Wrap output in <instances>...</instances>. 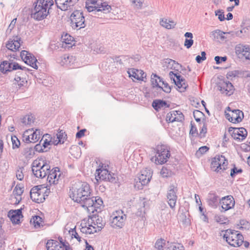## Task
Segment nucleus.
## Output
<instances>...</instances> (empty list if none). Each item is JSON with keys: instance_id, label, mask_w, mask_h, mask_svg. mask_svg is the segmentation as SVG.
<instances>
[{"instance_id": "nucleus-1", "label": "nucleus", "mask_w": 250, "mask_h": 250, "mask_svg": "<svg viewBox=\"0 0 250 250\" xmlns=\"http://www.w3.org/2000/svg\"><path fill=\"white\" fill-rule=\"evenodd\" d=\"M50 168V162L42 159H36L32 164V171L36 177L43 178L48 175L47 180L50 185L57 184L61 175L59 168Z\"/></svg>"}, {"instance_id": "nucleus-2", "label": "nucleus", "mask_w": 250, "mask_h": 250, "mask_svg": "<svg viewBox=\"0 0 250 250\" xmlns=\"http://www.w3.org/2000/svg\"><path fill=\"white\" fill-rule=\"evenodd\" d=\"M70 197L75 202L84 207L85 204L92 203L90 198L92 196L90 186L86 182H79L72 188Z\"/></svg>"}, {"instance_id": "nucleus-3", "label": "nucleus", "mask_w": 250, "mask_h": 250, "mask_svg": "<svg viewBox=\"0 0 250 250\" xmlns=\"http://www.w3.org/2000/svg\"><path fill=\"white\" fill-rule=\"evenodd\" d=\"M53 4V0H37L34 2V8L31 10V17L37 21L44 19L49 14Z\"/></svg>"}, {"instance_id": "nucleus-4", "label": "nucleus", "mask_w": 250, "mask_h": 250, "mask_svg": "<svg viewBox=\"0 0 250 250\" xmlns=\"http://www.w3.org/2000/svg\"><path fill=\"white\" fill-rule=\"evenodd\" d=\"M223 238L229 245L234 247H240L244 242V237L242 234L238 231L231 229L225 230Z\"/></svg>"}, {"instance_id": "nucleus-5", "label": "nucleus", "mask_w": 250, "mask_h": 250, "mask_svg": "<svg viewBox=\"0 0 250 250\" xmlns=\"http://www.w3.org/2000/svg\"><path fill=\"white\" fill-rule=\"evenodd\" d=\"M243 30L238 31H232L225 32L220 30H216L211 33V36L214 39L220 40L223 42L231 41L236 37H242L243 36Z\"/></svg>"}, {"instance_id": "nucleus-6", "label": "nucleus", "mask_w": 250, "mask_h": 250, "mask_svg": "<svg viewBox=\"0 0 250 250\" xmlns=\"http://www.w3.org/2000/svg\"><path fill=\"white\" fill-rule=\"evenodd\" d=\"M85 8L87 11L103 12L104 13H108L110 12L111 7L110 5L101 1L88 0L85 2Z\"/></svg>"}, {"instance_id": "nucleus-7", "label": "nucleus", "mask_w": 250, "mask_h": 250, "mask_svg": "<svg viewBox=\"0 0 250 250\" xmlns=\"http://www.w3.org/2000/svg\"><path fill=\"white\" fill-rule=\"evenodd\" d=\"M95 179L98 184L100 181H109L114 183L116 182V175L110 173L106 168V166L100 165L95 173Z\"/></svg>"}, {"instance_id": "nucleus-8", "label": "nucleus", "mask_w": 250, "mask_h": 250, "mask_svg": "<svg viewBox=\"0 0 250 250\" xmlns=\"http://www.w3.org/2000/svg\"><path fill=\"white\" fill-rule=\"evenodd\" d=\"M70 24L72 28L80 29L86 26L85 18L83 12L81 10H75L70 16Z\"/></svg>"}, {"instance_id": "nucleus-9", "label": "nucleus", "mask_w": 250, "mask_h": 250, "mask_svg": "<svg viewBox=\"0 0 250 250\" xmlns=\"http://www.w3.org/2000/svg\"><path fill=\"white\" fill-rule=\"evenodd\" d=\"M170 156V151L167 146L164 145L157 146L155 154L156 164L162 165L165 163Z\"/></svg>"}, {"instance_id": "nucleus-10", "label": "nucleus", "mask_w": 250, "mask_h": 250, "mask_svg": "<svg viewBox=\"0 0 250 250\" xmlns=\"http://www.w3.org/2000/svg\"><path fill=\"white\" fill-rule=\"evenodd\" d=\"M228 164V160L223 155H217L211 163V169L217 172H221L225 170Z\"/></svg>"}, {"instance_id": "nucleus-11", "label": "nucleus", "mask_w": 250, "mask_h": 250, "mask_svg": "<svg viewBox=\"0 0 250 250\" xmlns=\"http://www.w3.org/2000/svg\"><path fill=\"white\" fill-rule=\"evenodd\" d=\"M0 69L3 74H6L8 72L17 69L26 70V68L21 66L17 62H13V60H10L3 61L0 64ZM27 70L28 69L27 68Z\"/></svg>"}, {"instance_id": "nucleus-12", "label": "nucleus", "mask_w": 250, "mask_h": 250, "mask_svg": "<svg viewBox=\"0 0 250 250\" xmlns=\"http://www.w3.org/2000/svg\"><path fill=\"white\" fill-rule=\"evenodd\" d=\"M126 218V215L123 210H117L113 214L111 226L114 228H122L125 225Z\"/></svg>"}, {"instance_id": "nucleus-13", "label": "nucleus", "mask_w": 250, "mask_h": 250, "mask_svg": "<svg viewBox=\"0 0 250 250\" xmlns=\"http://www.w3.org/2000/svg\"><path fill=\"white\" fill-rule=\"evenodd\" d=\"M227 110L230 111V113H227L225 111V115L226 118L232 123H238L242 121L244 118L243 112L239 109L231 110L230 108L228 106L227 108Z\"/></svg>"}, {"instance_id": "nucleus-14", "label": "nucleus", "mask_w": 250, "mask_h": 250, "mask_svg": "<svg viewBox=\"0 0 250 250\" xmlns=\"http://www.w3.org/2000/svg\"><path fill=\"white\" fill-rule=\"evenodd\" d=\"M169 76L181 92H184L186 90L188 87V84L186 83L185 80L178 72L170 71L169 73Z\"/></svg>"}, {"instance_id": "nucleus-15", "label": "nucleus", "mask_w": 250, "mask_h": 250, "mask_svg": "<svg viewBox=\"0 0 250 250\" xmlns=\"http://www.w3.org/2000/svg\"><path fill=\"white\" fill-rule=\"evenodd\" d=\"M41 187V186H35L31 188L30 192L31 199L33 201L38 203H42L45 200Z\"/></svg>"}, {"instance_id": "nucleus-16", "label": "nucleus", "mask_w": 250, "mask_h": 250, "mask_svg": "<svg viewBox=\"0 0 250 250\" xmlns=\"http://www.w3.org/2000/svg\"><path fill=\"white\" fill-rule=\"evenodd\" d=\"M90 199L92 200V203L89 205L85 204L83 208H86L89 211L92 212L94 211H97L98 209H100L103 204L102 198L99 196H91Z\"/></svg>"}, {"instance_id": "nucleus-17", "label": "nucleus", "mask_w": 250, "mask_h": 250, "mask_svg": "<svg viewBox=\"0 0 250 250\" xmlns=\"http://www.w3.org/2000/svg\"><path fill=\"white\" fill-rule=\"evenodd\" d=\"M22 42L20 37L18 36H13L12 38L9 39L6 42V47L8 50L15 52L19 50Z\"/></svg>"}, {"instance_id": "nucleus-18", "label": "nucleus", "mask_w": 250, "mask_h": 250, "mask_svg": "<svg viewBox=\"0 0 250 250\" xmlns=\"http://www.w3.org/2000/svg\"><path fill=\"white\" fill-rule=\"evenodd\" d=\"M177 189L174 186H170L167 193V203L172 209L175 208L177 199Z\"/></svg>"}, {"instance_id": "nucleus-19", "label": "nucleus", "mask_w": 250, "mask_h": 250, "mask_svg": "<svg viewBox=\"0 0 250 250\" xmlns=\"http://www.w3.org/2000/svg\"><path fill=\"white\" fill-rule=\"evenodd\" d=\"M229 132L231 134L232 137L235 140H244L247 136V130L243 128H229Z\"/></svg>"}, {"instance_id": "nucleus-20", "label": "nucleus", "mask_w": 250, "mask_h": 250, "mask_svg": "<svg viewBox=\"0 0 250 250\" xmlns=\"http://www.w3.org/2000/svg\"><path fill=\"white\" fill-rule=\"evenodd\" d=\"M220 204L225 211L228 210L234 207L235 201L231 195H228L222 197L220 201Z\"/></svg>"}, {"instance_id": "nucleus-21", "label": "nucleus", "mask_w": 250, "mask_h": 250, "mask_svg": "<svg viewBox=\"0 0 250 250\" xmlns=\"http://www.w3.org/2000/svg\"><path fill=\"white\" fill-rule=\"evenodd\" d=\"M218 89L222 93L228 95H231L234 91V86L229 81H223L219 83Z\"/></svg>"}, {"instance_id": "nucleus-22", "label": "nucleus", "mask_w": 250, "mask_h": 250, "mask_svg": "<svg viewBox=\"0 0 250 250\" xmlns=\"http://www.w3.org/2000/svg\"><path fill=\"white\" fill-rule=\"evenodd\" d=\"M78 0H55L57 7L62 11L68 10L73 6Z\"/></svg>"}, {"instance_id": "nucleus-23", "label": "nucleus", "mask_w": 250, "mask_h": 250, "mask_svg": "<svg viewBox=\"0 0 250 250\" xmlns=\"http://www.w3.org/2000/svg\"><path fill=\"white\" fill-rule=\"evenodd\" d=\"M151 178V171L150 169H146L141 171V174L138 177L139 182L142 186L147 185Z\"/></svg>"}, {"instance_id": "nucleus-24", "label": "nucleus", "mask_w": 250, "mask_h": 250, "mask_svg": "<svg viewBox=\"0 0 250 250\" xmlns=\"http://www.w3.org/2000/svg\"><path fill=\"white\" fill-rule=\"evenodd\" d=\"M220 200L219 197L214 192L209 193L207 197V203L208 206L213 208L217 207Z\"/></svg>"}, {"instance_id": "nucleus-25", "label": "nucleus", "mask_w": 250, "mask_h": 250, "mask_svg": "<svg viewBox=\"0 0 250 250\" xmlns=\"http://www.w3.org/2000/svg\"><path fill=\"white\" fill-rule=\"evenodd\" d=\"M8 216L13 223L18 224L21 217H22L21 209L10 210L8 212Z\"/></svg>"}, {"instance_id": "nucleus-26", "label": "nucleus", "mask_w": 250, "mask_h": 250, "mask_svg": "<svg viewBox=\"0 0 250 250\" xmlns=\"http://www.w3.org/2000/svg\"><path fill=\"white\" fill-rule=\"evenodd\" d=\"M129 76L132 78H134L137 80H143V78L146 77V75L141 70H138L134 68L130 69L128 71Z\"/></svg>"}, {"instance_id": "nucleus-27", "label": "nucleus", "mask_w": 250, "mask_h": 250, "mask_svg": "<svg viewBox=\"0 0 250 250\" xmlns=\"http://www.w3.org/2000/svg\"><path fill=\"white\" fill-rule=\"evenodd\" d=\"M164 67L166 66L167 68L173 69L178 71L179 69L182 67V65L176 61L170 59H166L163 62Z\"/></svg>"}, {"instance_id": "nucleus-28", "label": "nucleus", "mask_w": 250, "mask_h": 250, "mask_svg": "<svg viewBox=\"0 0 250 250\" xmlns=\"http://www.w3.org/2000/svg\"><path fill=\"white\" fill-rule=\"evenodd\" d=\"M92 222L91 223L90 225L92 227H95V229L96 232L100 231L105 225V223L103 221L102 217H95L92 219Z\"/></svg>"}, {"instance_id": "nucleus-29", "label": "nucleus", "mask_w": 250, "mask_h": 250, "mask_svg": "<svg viewBox=\"0 0 250 250\" xmlns=\"http://www.w3.org/2000/svg\"><path fill=\"white\" fill-rule=\"evenodd\" d=\"M152 105V107L157 111H159L161 109H164L168 107V105L166 101L161 100H155L153 101Z\"/></svg>"}, {"instance_id": "nucleus-30", "label": "nucleus", "mask_w": 250, "mask_h": 250, "mask_svg": "<svg viewBox=\"0 0 250 250\" xmlns=\"http://www.w3.org/2000/svg\"><path fill=\"white\" fill-rule=\"evenodd\" d=\"M163 79L156 74H152L151 76V83L153 88L159 89L161 86Z\"/></svg>"}, {"instance_id": "nucleus-31", "label": "nucleus", "mask_w": 250, "mask_h": 250, "mask_svg": "<svg viewBox=\"0 0 250 250\" xmlns=\"http://www.w3.org/2000/svg\"><path fill=\"white\" fill-rule=\"evenodd\" d=\"M21 75L22 72H18L14 78V81H15L14 83L17 84L19 86V87L24 86L27 83V81L25 80V78L22 77L21 76Z\"/></svg>"}, {"instance_id": "nucleus-32", "label": "nucleus", "mask_w": 250, "mask_h": 250, "mask_svg": "<svg viewBox=\"0 0 250 250\" xmlns=\"http://www.w3.org/2000/svg\"><path fill=\"white\" fill-rule=\"evenodd\" d=\"M88 226L85 225L84 226H82L80 229L81 231L84 234H93L96 232V230L95 229V227H92L88 222Z\"/></svg>"}, {"instance_id": "nucleus-33", "label": "nucleus", "mask_w": 250, "mask_h": 250, "mask_svg": "<svg viewBox=\"0 0 250 250\" xmlns=\"http://www.w3.org/2000/svg\"><path fill=\"white\" fill-rule=\"evenodd\" d=\"M160 24L167 29H171L175 27L176 24L173 21L167 20V19H162L160 21Z\"/></svg>"}, {"instance_id": "nucleus-34", "label": "nucleus", "mask_w": 250, "mask_h": 250, "mask_svg": "<svg viewBox=\"0 0 250 250\" xmlns=\"http://www.w3.org/2000/svg\"><path fill=\"white\" fill-rule=\"evenodd\" d=\"M31 222H33L35 228H40L43 227V223L42 218L39 216H35L31 220Z\"/></svg>"}, {"instance_id": "nucleus-35", "label": "nucleus", "mask_w": 250, "mask_h": 250, "mask_svg": "<svg viewBox=\"0 0 250 250\" xmlns=\"http://www.w3.org/2000/svg\"><path fill=\"white\" fill-rule=\"evenodd\" d=\"M29 134L32 140L31 142H32V143H35L40 139L41 131L39 129H36L35 131L33 129L32 132H30Z\"/></svg>"}, {"instance_id": "nucleus-36", "label": "nucleus", "mask_w": 250, "mask_h": 250, "mask_svg": "<svg viewBox=\"0 0 250 250\" xmlns=\"http://www.w3.org/2000/svg\"><path fill=\"white\" fill-rule=\"evenodd\" d=\"M58 142L56 144H63L66 139V134L63 130H60L56 134Z\"/></svg>"}, {"instance_id": "nucleus-37", "label": "nucleus", "mask_w": 250, "mask_h": 250, "mask_svg": "<svg viewBox=\"0 0 250 250\" xmlns=\"http://www.w3.org/2000/svg\"><path fill=\"white\" fill-rule=\"evenodd\" d=\"M34 118L32 115H25L21 119V123L23 125H30L34 123Z\"/></svg>"}, {"instance_id": "nucleus-38", "label": "nucleus", "mask_w": 250, "mask_h": 250, "mask_svg": "<svg viewBox=\"0 0 250 250\" xmlns=\"http://www.w3.org/2000/svg\"><path fill=\"white\" fill-rule=\"evenodd\" d=\"M33 131V128L31 129H28L26 130L22 136V140L24 142L26 143H32L31 142L32 140L31 139L30 135L29 134L30 132H32Z\"/></svg>"}, {"instance_id": "nucleus-39", "label": "nucleus", "mask_w": 250, "mask_h": 250, "mask_svg": "<svg viewBox=\"0 0 250 250\" xmlns=\"http://www.w3.org/2000/svg\"><path fill=\"white\" fill-rule=\"evenodd\" d=\"M30 55H32V54L25 50H22L21 51L20 56L21 59L23 60V61L25 63L30 62L29 61L30 58L29 57Z\"/></svg>"}, {"instance_id": "nucleus-40", "label": "nucleus", "mask_w": 250, "mask_h": 250, "mask_svg": "<svg viewBox=\"0 0 250 250\" xmlns=\"http://www.w3.org/2000/svg\"><path fill=\"white\" fill-rule=\"evenodd\" d=\"M29 57H30V60H29L30 62H27L26 64L30 65L33 68L37 69L38 68L37 64V63L38 62L37 59L33 54L30 55Z\"/></svg>"}, {"instance_id": "nucleus-41", "label": "nucleus", "mask_w": 250, "mask_h": 250, "mask_svg": "<svg viewBox=\"0 0 250 250\" xmlns=\"http://www.w3.org/2000/svg\"><path fill=\"white\" fill-rule=\"evenodd\" d=\"M71 249V248L69 246V244L66 242V243H62V244L58 245L57 244V246L54 248L53 250H69Z\"/></svg>"}, {"instance_id": "nucleus-42", "label": "nucleus", "mask_w": 250, "mask_h": 250, "mask_svg": "<svg viewBox=\"0 0 250 250\" xmlns=\"http://www.w3.org/2000/svg\"><path fill=\"white\" fill-rule=\"evenodd\" d=\"M58 243V242L56 240H48L46 244V247L47 250H53L54 248L56 247V246H57V244Z\"/></svg>"}, {"instance_id": "nucleus-43", "label": "nucleus", "mask_w": 250, "mask_h": 250, "mask_svg": "<svg viewBox=\"0 0 250 250\" xmlns=\"http://www.w3.org/2000/svg\"><path fill=\"white\" fill-rule=\"evenodd\" d=\"M160 90H163L166 93H169L171 91V87L168 84L163 80L161 85L159 88Z\"/></svg>"}, {"instance_id": "nucleus-44", "label": "nucleus", "mask_w": 250, "mask_h": 250, "mask_svg": "<svg viewBox=\"0 0 250 250\" xmlns=\"http://www.w3.org/2000/svg\"><path fill=\"white\" fill-rule=\"evenodd\" d=\"M166 243V241L164 239L158 240L155 243V247L158 250H163Z\"/></svg>"}, {"instance_id": "nucleus-45", "label": "nucleus", "mask_w": 250, "mask_h": 250, "mask_svg": "<svg viewBox=\"0 0 250 250\" xmlns=\"http://www.w3.org/2000/svg\"><path fill=\"white\" fill-rule=\"evenodd\" d=\"M175 114H177V110H174L168 113L166 116V121L169 123L175 122V120H173V119L175 117Z\"/></svg>"}, {"instance_id": "nucleus-46", "label": "nucleus", "mask_w": 250, "mask_h": 250, "mask_svg": "<svg viewBox=\"0 0 250 250\" xmlns=\"http://www.w3.org/2000/svg\"><path fill=\"white\" fill-rule=\"evenodd\" d=\"M242 52L243 53V55L246 57L247 59L250 60V46H243L242 48Z\"/></svg>"}, {"instance_id": "nucleus-47", "label": "nucleus", "mask_w": 250, "mask_h": 250, "mask_svg": "<svg viewBox=\"0 0 250 250\" xmlns=\"http://www.w3.org/2000/svg\"><path fill=\"white\" fill-rule=\"evenodd\" d=\"M243 172L242 168H238L234 166L230 171V175L232 178H234L236 175L240 174Z\"/></svg>"}, {"instance_id": "nucleus-48", "label": "nucleus", "mask_w": 250, "mask_h": 250, "mask_svg": "<svg viewBox=\"0 0 250 250\" xmlns=\"http://www.w3.org/2000/svg\"><path fill=\"white\" fill-rule=\"evenodd\" d=\"M163 177H168L171 175V171L167 167H163L160 172Z\"/></svg>"}, {"instance_id": "nucleus-49", "label": "nucleus", "mask_w": 250, "mask_h": 250, "mask_svg": "<svg viewBox=\"0 0 250 250\" xmlns=\"http://www.w3.org/2000/svg\"><path fill=\"white\" fill-rule=\"evenodd\" d=\"M11 140L12 142V147L13 149L18 148L20 145V142L18 138L14 136L11 137Z\"/></svg>"}, {"instance_id": "nucleus-50", "label": "nucleus", "mask_w": 250, "mask_h": 250, "mask_svg": "<svg viewBox=\"0 0 250 250\" xmlns=\"http://www.w3.org/2000/svg\"><path fill=\"white\" fill-rule=\"evenodd\" d=\"M177 114H175V117L173 119V120L177 122H182L184 120V116L180 111H177Z\"/></svg>"}, {"instance_id": "nucleus-51", "label": "nucleus", "mask_w": 250, "mask_h": 250, "mask_svg": "<svg viewBox=\"0 0 250 250\" xmlns=\"http://www.w3.org/2000/svg\"><path fill=\"white\" fill-rule=\"evenodd\" d=\"M203 115V113L198 110L193 111V116L195 120L197 122L201 121V117Z\"/></svg>"}, {"instance_id": "nucleus-52", "label": "nucleus", "mask_w": 250, "mask_h": 250, "mask_svg": "<svg viewBox=\"0 0 250 250\" xmlns=\"http://www.w3.org/2000/svg\"><path fill=\"white\" fill-rule=\"evenodd\" d=\"M23 167H19L16 171V177L17 179L20 181L22 180L24 177V175L23 174Z\"/></svg>"}, {"instance_id": "nucleus-53", "label": "nucleus", "mask_w": 250, "mask_h": 250, "mask_svg": "<svg viewBox=\"0 0 250 250\" xmlns=\"http://www.w3.org/2000/svg\"><path fill=\"white\" fill-rule=\"evenodd\" d=\"M46 137H47L48 139H49L50 140V141H51L52 144H53L54 145H57L59 144L55 143H55L58 142V139H57L56 135H53V136H51L50 135H49L48 134H45L43 136V138H46Z\"/></svg>"}, {"instance_id": "nucleus-54", "label": "nucleus", "mask_w": 250, "mask_h": 250, "mask_svg": "<svg viewBox=\"0 0 250 250\" xmlns=\"http://www.w3.org/2000/svg\"><path fill=\"white\" fill-rule=\"evenodd\" d=\"M23 188L21 187L18 185L16 186L14 189V193L15 195L17 196H21L23 192Z\"/></svg>"}, {"instance_id": "nucleus-55", "label": "nucleus", "mask_w": 250, "mask_h": 250, "mask_svg": "<svg viewBox=\"0 0 250 250\" xmlns=\"http://www.w3.org/2000/svg\"><path fill=\"white\" fill-rule=\"evenodd\" d=\"M130 1L138 9H141L142 7L143 2L141 0H131Z\"/></svg>"}, {"instance_id": "nucleus-56", "label": "nucleus", "mask_w": 250, "mask_h": 250, "mask_svg": "<svg viewBox=\"0 0 250 250\" xmlns=\"http://www.w3.org/2000/svg\"><path fill=\"white\" fill-rule=\"evenodd\" d=\"M16 21H17V19L16 18V19H13L11 21L10 24H9V25L6 30L7 34H9L11 33L12 30L14 28V27L15 25Z\"/></svg>"}, {"instance_id": "nucleus-57", "label": "nucleus", "mask_w": 250, "mask_h": 250, "mask_svg": "<svg viewBox=\"0 0 250 250\" xmlns=\"http://www.w3.org/2000/svg\"><path fill=\"white\" fill-rule=\"evenodd\" d=\"M207 131V128L206 125L204 124L203 126L202 127L200 131V133L199 134V136L200 138H203L205 137V135Z\"/></svg>"}, {"instance_id": "nucleus-58", "label": "nucleus", "mask_w": 250, "mask_h": 250, "mask_svg": "<svg viewBox=\"0 0 250 250\" xmlns=\"http://www.w3.org/2000/svg\"><path fill=\"white\" fill-rule=\"evenodd\" d=\"M227 59V57L226 56L224 57H220V56H215L214 58V60L216 62V63L218 64L221 63L222 62H225Z\"/></svg>"}, {"instance_id": "nucleus-59", "label": "nucleus", "mask_w": 250, "mask_h": 250, "mask_svg": "<svg viewBox=\"0 0 250 250\" xmlns=\"http://www.w3.org/2000/svg\"><path fill=\"white\" fill-rule=\"evenodd\" d=\"M42 140H43V143L42 144V147H43V148H46L48 146L51 145V141L49 139H48L47 137L46 138H42Z\"/></svg>"}, {"instance_id": "nucleus-60", "label": "nucleus", "mask_w": 250, "mask_h": 250, "mask_svg": "<svg viewBox=\"0 0 250 250\" xmlns=\"http://www.w3.org/2000/svg\"><path fill=\"white\" fill-rule=\"evenodd\" d=\"M193 44V40L192 39H186L184 45L187 48H189Z\"/></svg>"}, {"instance_id": "nucleus-61", "label": "nucleus", "mask_w": 250, "mask_h": 250, "mask_svg": "<svg viewBox=\"0 0 250 250\" xmlns=\"http://www.w3.org/2000/svg\"><path fill=\"white\" fill-rule=\"evenodd\" d=\"M181 221L185 224L188 225L189 223V220L188 218L187 217L185 214L182 213L180 215Z\"/></svg>"}, {"instance_id": "nucleus-62", "label": "nucleus", "mask_w": 250, "mask_h": 250, "mask_svg": "<svg viewBox=\"0 0 250 250\" xmlns=\"http://www.w3.org/2000/svg\"><path fill=\"white\" fill-rule=\"evenodd\" d=\"M208 149H209V148L207 146H201L199 148L197 153H200L201 154H203L205 153H206L207 151H208Z\"/></svg>"}, {"instance_id": "nucleus-63", "label": "nucleus", "mask_w": 250, "mask_h": 250, "mask_svg": "<svg viewBox=\"0 0 250 250\" xmlns=\"http://www.w3.org/2000/svg\"><path fill=\"white\" fill-rule=\"evenodd\" d=\"M216 15L218 16V19L220 21H223L225 19L224 13L220 10H218L215 12Z\"/></svg>"}, {"instance_id": "nucleus-64", "label": "nucleus", "mask_w": 250, "mask_h": 250, "mask_svg": "<svg viewBox=\"0 0 250 250\" xmlns=\"http://www.w3.org/2000/svg\"><path fill=\"white\" fill-rule=\"evenodd\" d=\"M173 243L167 242L163 250H172L173 249Z\"/></svg>"}]
</instances>
